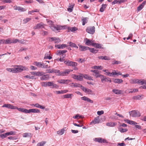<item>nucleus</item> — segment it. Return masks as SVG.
Segmentation results:
<instances>
[{"label":"nucleus","mask_w":146,"mask_h":146,"mask_svg":"<svg viewBox=\"0 0 146 146\" xmlns=\"http://www.w3.org/2000/svg\"><path fill=\"white\" fill-rule=\"evenodd\" d=\"M86 31L89 33L93 34L95 31V27L94 26L88 27L87 28Z\"/></svg>","instance_id":"obj_6"},{"label":"nucleus","mask_w":146,"mask_h":146,"mask_svg":"<svg viewBox=\"0 0 146 146\" xmlns=\"http://www.w3.org/2000/svg\"><path fill=\"white\" fill-rule=\"evenodd\" d=\"M92 68L94 69H99L100 70H102L103 68L101 66H94Z\"/></svg>","instance_id":"obj_45"},{"label":"nucleus","mask_w":146,"mask_h":146,"mask_svg":"<svg viewBox=\"0 0 146 146\" xmlns=\"http://www.w3.org/2000/svg\"><path fill=\"white\" fill-rule=\"evenodd\" d=\"M113 82L115 83L120 84L122 83L123 81L121 79H116L114 80Z\"/></svg>","instance_id":"obj_34"},{"label":"nucleus","mask_w":146,"mask_h":146,"mask_svg":"<svg viewBox=\"0 0 146 146\" xmlns=\"http://www.w3.org/2000/svg\"><path fill=\"white\" fill-rule=\"evenodd\" d=\"M67 46V45L64 44H56L55 45V47L58 49H63Z\"/></svg>","instance_id":"obj_15"},{"label":"nucleus","mask_w":146,"mask_h":146,"mask_svg":"<svg viewBox=\"0 0 146 146\" xmlns=\"http://www.w3.org/2000/svg\"><path fill=\"white\" fill-rule=\"evenodd\" d=\"M50 27L51 29L54 31L60 30L61 29L60 26L58 25L55 26L54 25H53L50 26Z\"/></svg>","instance_id":"obj_9"},{"label":"nucleus","mask_w":146,"mask_h":146,"mask_svg":"<svg viewBox=\"0 0 146 146\" xmlns=\"http://www.w3.org/2000/svg\"><path fill=\"white\" fill-rule=\"evenodd\" d=\"M6 134V133L4 134H1L0 135V137H1L2 139H4L7 136V135Z\"/></svg>","instance_id":"obj_55"},{"label":"nucleus","mask_w":146,"mask_h":146,"mask_svg":"<svg viewBox=\"0 0 146 146\" xmlns=\"http://www.w3.org/2000/svg\"><path fill=\"white\" fill-rule=\"evenodd\" d=\"M49 54L48 53H47L45 54L44 59H50L52 58L51 56H49Z\"/></svg>","instance_id":"obj_40"},{"label":"nucleus","mask_w":146,"mask_h":146,"mask_svg":"<svg viewBox=\"0 0 146 146\" xmlns=\"http://www.w3.org/2000/svg\"><path fill=\"white\" fill-rule=\"evenodd\" d=\"M85 40L86 41L85 44L88 46L92 45V46L94 45V42L93 41L90 40L87 38H86Z\"/></svg>","instance_id":"obj_13"},{"label":"nucleus","mask_w":146,"mask_h":146,"mask_svg":"<svg viewBox=\"0 0 146 146\" xmlns=\"http://www.w3.org/2000/svg\"><path fill=\"white\" fill-rule=\"evenodd\" d=\"M104 111L103 110L100 111H97V113L98 115H101L102 114H104Z\"/></svg>","instance_id":"obj_64"},{"label":"nucleus","mask_w":146,"mask_h":146,"mask_svg":"<svg viewBox=\"0 0 146 146\" xmlns=\"http://www.w3.org/2000/svg\"><path fill=\"white\" fill-rule=\"evenodd\" d=\"M64 72H59V73L57 75L62 76H66L68 74L70 73V72L71 71L69 69L66 70ZM71 71H72V70Z\"/></svg>","instance_id":"obj_4"},{"label":"nucleus","mask_w":146,"mask_h":146,"mask_svg":"<svg viewBox=\"0 0 146 146\" xmlns=\"http://www.w3.org/2000/svg\"><path fill=\"white\" fill-rule=\"evenodd\" d=\"M119 131L121 133H124L127 131L128 129H123L122 128H119Z\"/></svg>","instance_id":"obj_46"},{"label":"nucleus","mask_w":146,"mask_h":146,"mask_svg":"<svg viewBox=\"0 0 146 146\" xmlns=\"http://www.w3.org/2000/svg\"><path fill=\"white\" fill-rule=\"evenodd\" d=\"M31 19L29 18H27L26 19H24L23 21L24 23L25 24L27 22L29 21Z\"/></svg>","instance_id":"obj_61"},{"label":"nucleus","mask_w":146,"mask_h":146,"mask_svg":"<svg viewBox=\"0 0 146 146\" xmlns=\"http://www.w3.org/2000/svg\"><path fill=\"white\" fill-rule=\"evenodd\" d=\"M98 58L99 59H101L102 60H109L110 59V58L106 56H99Z\"/></svg>","instance_id":"obj_30"},{"label":"nucleus","mask_w":146,"mask_h":146,"mask_svg":"<svg viewBox=\"0 0 146 146\" xmlns=\"http://www.w3.org/2000/svg\"><path fill=\"white\" fill-rule=\"evenodd\" d=\"M69 46L71 47H74L78 48V46L74 43H73L71 42H70L69 43Z\"/></svg>","instance_id":"obj_36"},{"label":"nucleus","mask_w":146,"mask_h":146,"mask_svg":"<svg viewBox=\"0 0 146 146\" xmlns=\"http://www.w3.org/2000/svg\"><path fill=\"white\" fill-rule=\"evenodd\" d=\"M65 130L64 129H62L60 130H59L57 132V134L59 135H62L63 134Z\"/></svg>","instance_id":"obj_38"},{"label":"nucleus","mask_w":146,"mask_h":146,"mask_svg":"<svg viewBox=\"0 0 146 146\" xmlns=\"http://www.w3.org/2000/svg\"><path fill=\"white\" fill-rule=\"evenodd\" d=\"M95 141L100 143H106V139L100 137L95 138Z\"/></svg>","instance_id":"obj_16"},{"label":"nucleus","mask_w":146,"mask_h":146,"mask_svg":"<svg viewBox=\"0 0 146 146\" xmlns=\"http://www.w3.org/2000/svg\"><path fill=\"white\" fill-rule=\"evenodd\" d=\"M40 78L41 80H46L49 78V76L48 75H45L44 74Z\"/></svg>","instance_id":"obj_21"},{"label":"nucleus","mask_w":146,"mask_h":146,"mask_svg":"<svg viewBox=\"0 0 146 146\" xmlns=\"http://www.w3.org/2000/svg\"><path fill=\"white\" fill-rule=\"evenodd\" d=\"M72 84H73V86L76 87H80L81 88V86H82V85H81L79 84H78L76 83H72Z\"/></svg>","instance_id":"obj_58"},{"label":"nucleus","mask_w":146,"mask_h":146,"mask_svg":"<svg viewBox=\"0 0 146 146\" xmlns=\"http://www.w3.org/2000/svg\"><path fill=\"white\" fill-rule=\"evenodd\" d=\"M100 121L101 120L100 119V117L98 116L94 118V120L91 122L90 124L99 123H100Z\"/></svg>","instance_id":"obj_8"},{"label":"nucleus","mask_w":146,"mask_h":146,"mask_svg":"<svg viewBox=\"0 0 146 146\" xmlns=\"http://www.w3.org/2000/svg\"><path fill=\"white\" fill-rule=\"evenodd\" d=\"M112 92L116 94H121L122 93V91L121 90L118 89H114L112 90Z\"/></svg>","instance_id":"obj_24"},{"label":"nucleus","mask_w":146,"mask_h":146,"mask_svg":"<svg viewBox=\"0 0 146 146\" xmlns=\"http://www.w3.org/2000/svg\"><path fill=\"white\" fill-rule=\"evenodd\" d=\"M79 49L81 51H85L88 50L90 48L88 46H83L81 45H79Z\"/></svg>","instance_id":"obj_18"},{"label":"nucleus","mask_w":146,"mask_h":146,"mask_svg":"<svg viewBox=\"0 0 146 146\" xmlns=\"http://www.w3.org/2000/svg\"><path fill=\"white\" fill-rule=\"evenodd\" d=\"M141 96L139 95L133 97V99L134 100H140L141 99Z\"/></svg>","instance_id":"obj_50"},{"label":"nucleus","mask_w":146,"mask_h":146,"mask_svg":"<svg viewBox=\"0 0 146 146\" xmlns=\"http://www.w3.org/2000/svg\"><path fill=\"white\" fill-rule=\"evenodd\" d=\"M45 26H46V25L44 24L43 23H40L37 24V25L34 27L33 29H37L44 28Z\"/></svg>","instance_id":"obj_5"},{"label":"nucleus","mask_w":146,"mask_h":146,"mask_svg":"<svg viewBox=\"0 0 146 146\" xmlns=\"http://www.w3.org/2000/svg\"><path fill=\"white\" fill-rule=\"evenodd\" d=\"M28 50V48H27L21 47L19 49L18 52H21L23 51H26Z\"/></svg>","instance_id":"obj_54"},{"label":"nucleus","mask_w":146,"mask_h":146,"mask_svg":"<svg viewBox=\"0 0 146 146\" xmlns=\"http://www.w3.org/2000/svg\"><path fill=\"white\" fill-rule=\"evenodd\" d=\"M12 43V39L8 38L6 39L5 40V44H10Z\"/></svg>","instance_id":"obj_49"},{"label":"nucleus","mask_w":146,"mask_h":146,"mask_svg":"<svg viewBox=\"0 0 146 146\" xmlns=\"http://www.w3.org/2000/svg\"><path fill=\"white\" fill-rule=\"evenodd\" d=\"M81 98L83 100L89 102L91 103H93V100H91L89 98L86 97L84 96L82 97Z\"/></svg>","instance_id":"obj_19"},{"label":"nucleus","mask_w":146,"mask_h":146,"mask_svg":"<svg viewBox=\"0 0 146 146\" xmlns=\"http://www.w3.org/2000/svg\"><path fill=\"white\" fill-rule=\"evenodd\" d=\"M130 115L133 117H137L140 116V113L137 110H134L129 112Z\"/></svg>","instance_id":"obj_2"},{"label":"nucleus","mask_w":146,"mask_h":146,"mask_svg":"<svg viewBox=\"0 0 146 146\" xmlns=\"http://www.w3.org/2000/svg\"><path fill=\"white\" fill-rule=\"evenodd\" d=\"M107 6V5L106 4H103L102 5V7L100 9V11L101 12H103L104 11V9L106 8Z\"/></svg>","instance_id":"obj_32"},{"label":"nucleus","mask_w":146,"mask_h":146,"mask_svg":"<svg viewBox=\"0 0 146 146\" xmlns=\"http://www.w3.org/2000/svg\"><path fill=\"white\" fill-rule=\"evenodd\" d=\"M82 21L83 22L82 25H84L85 23H87V18H86L84 19H82Z\"/></svg>","instance_id":"obj_60"},{"label":"nucleus","mask_w":146,"mask_h":146,"mask_svg":"<svg viewBox=\"0 0 146 146\" xmlns=\"http://www.w3.org/2000/svg\"><path fill=\"white\" fill-rule=\"evenodd\" d=\"M139 84H146V80H144L141 79L139 80Z\"/></svg>","instance_id":"obj_53"},{"label":"nucleus","mask_w":146,"mask_h":146,"mask_svg":"<svg viewBox=\"0 0 146 146\" xmlns=\"http://www.w3.org/2000/svg\"><path fill=\"white\" fill-rule=\"evenodd\" d=\"M78 29L75 27H69L68 28V31H71L72 32H74L75 31H76Z\"/></svg>","instance_id":"obj_29"},{"label":"nucleus","mask_w":146,"mask_h":146,"mask_svg":"<svg viewBox=\"0 0 146 146\" xmlns=\"http://www.w3.org/2000/svg\"><path fill=\"white\" fill-rule=\"evenodd\" d=\"M83 78H84L90 80H93L92 77L88 74H83Z\"/></svg>","instance_id":"obj_25"},{"label":"nucleus","mask_w":146,"mask_h":146,"mask_svg":"<svg viewBox=\"0 0 146 146\" xmlns=\"http://www.w3.org/2000/svg\"><path fill=\"white\" fill-rule=\"evenodd\" d=\"M23 70H28V68L27 67L21 66H16L13 68V73H18L22 71Z\"/></svg>","instance_id":"obj_1"},{"label":"nucleus","mask_w":146,"mask_h":146,"mask_svg":"<svg viewBox=\"0 0 146 146\" xmlns=\"http://www.w3.org/2000/svg\"><path fill=\"white\" fill-rule=\"evenodd\" d=\"M127 123H129L131 125H135V124H137V123L133 121L130 120H129L127 119L126 120H124Z\"/></svg>","instance_id":"obj_26"},{"label":"nucleus","mask_w":146,"mask_h":146,"mask_svg":"<svg viewBox=\"0 0 146 146\" xmlns=\"http://www.w3.org/2000/svg\"><path fill=\"white\" fill-rule=\"evenodd\" d=\"M50 86H51L52 88H55L56 89H58L59 87L58 85L54 84L53 82H50Z\"/></svg>","instance_id":"obj_20"},{"label":"nucleus","mask_w":146,"mask_h":146,"mask_svg":"<svg viewBox=\"0 0 146 146\" xmlns=\"http://www.w3.org/2000/svg\"><path fill=\"white\" fill-rule=\"evenodd\" d=\"M146 4V1H144L140 5L137 7V10L138 11H140L141 10L143 7H144L145 4Z\"/></svg>","instance_id":"obj_23"},{"label":"nucleus","mask_w":146,"mask_h":146,"mask_svg":"<svg viewBox=\"0 0 146 146\" xmlns=\"http://www.w3.org/2000/svg\"><path fill=\"white\" fill-rule=\"evenodd\" d=\"M139 80L138 79H134L131 80V82L133 84H139Z\"/></svg>","instance_id":"obj_41"},{"label":"nucleus","mask_w":146,"mask_h":146,"mask_svg":"<svg viewBox=\"0 0 146 146\" xmlns=\"http://www.w3.org/2000/svg\"><path fill=\"white\" fill-rule=\"evenodd\" d=\"M102 45L101 44H99L97 43H94L93 46L98 48H102Z\"/></svg>","instance_id":"obj_35"},{"label":"nucleus","mask_w":146,"mask_h":146,"mask_svg":"<svg viewBox=\"0 0 146 146\" xmlns=\"http://www.w3.org/2000/svg\"><path fill=\"white\" fill-rule=\"evenodd\" d=\"M81 89L85 93L88 94H91L92 92V90H91L86 88L82 86H81Z\"/></svg>","instance_id":"obj_10"},{"label":"nucleus","mask_w":146,"mask_h":146,"mask_svg":"<svg viewBox=\"0 0 146 146\" xmlns=\"http://www.w3.org/2000/svg\"><path fill=\"white\" fill-rule=\"evenodd\" d=\"M73 96V95L72 94H66V95H64V98H72V96Z\"/></svg>","instance_id":"obj_39"},{"label":"nucleus","mask_w":146,"mask_h":146,"mask_svg":"<svg viewBox=\"0 0 146 146\" xmlns=\"http://www.w3.org/2000/svg\"><path fill=\"white\" fill-rule=\"evenodd\" d=\"M49 38L50 39L49 40L50 41H54L55 44H58L61 41L60 39L58 37H50Z\"/></svg>","instance_id":"obj_7"},{"label":"nucleus","mask_w":146,"mask_h":146,"mask_svg":"<svg viewBox=\"0 0 146 146\" xmlns=\"http://www.w3.org/2000/svg\"><path fill=\"white\" fill-rule=\"evenodd\" d=\"M57 82L60 84H67L70 82V81L68 80L61 79L58 80Z\"/></svg>","instance_id":"obj_14"},{"label":"nucleus","mask_w":146,"mask_h":146,"mask_svg":"<svg viewBox=\"0 0 146 146\" xmlns=\"http://www.w3.org/2000/svg\"><path fill=\"white\" fill-rule=\"evenodd\" d=\"M64 63L67 65L74 67H76L77 65V63L76 62L69 60L65 61Z\"/></svg>","instance_id":"obj_3"},{"label":"nucleus","mask_w":146,"mask_h":146,"mask_svg":"<svg viewBox=\"0 0 146 146\" xmlns=\"http://www.w3.org/2000/svg\"><path fill=\"white\" fill-rule=\"evenodd\" d=\"M46 142L45 141H42L40 142L37 144V146H44V145L45 144Z\"/></svg>","instance_id":"obj_52"},{"label":"nucleus","mask_w":146,"mask_h":146,"mask_svg":"<svg viewBox=\"0 0 146 146\" xmlns=\"http://www.w3.org/2000/svg\"><path fill=\"white\" fill-rule=\"evenodd\" d=\"M42 65L41 66V68H49L50 67V66H48L47 65H46V63H45V62H44V61L43 63H42Z\"/></svg>","instance_id":"obj_43"},{"label":"nucleus","mask_w":146,"mask_h":146,"mask_svg":"<svg viewBox=\"0 0 146 146\" xmlns=\"http://www.w3.org/2000/svg\"><path fill=\"white\" fill-rule=\"evenodd\" d=\"M137 92H138V90L137 89H130L129 90V93H133Z\"/></svg>","instance_id":"obj_47"},{"label":"nucleus","mask_w":146,"mask_h":146,"mask_svg":"<svg viewBox=\"0 0 146 146\" xmlns=\"http://www.w3.org/2000/svg\"><path fill=\"white\" fill-rule=\"evenodd\" d=\"M83 74L81 75H78L77 80L79 81H82L83 80Z\"/></svg>","instance_id":"obj_44"},{"label":"nucleus","mask_w":146,"mask_h":146,"mask_svg":"<svg viewBox=\"0 0 146 146\" xmlns=\"http://www.w3.org/2000/svg\"><path fill=\"white\" fill-rule=\"evenodd\" d=\"M35 106L37 108H40L42 109H44L45 108L44 106L39 105L38 103H36L35 104Z\"/></svg>","instance_id":"obj_37"},{"label":"nucleus","mask_w":146,"mask_h":146,"mask_svg":"<svg viewBox=\"0 0 146 146\" xmlns=\"http://www.w3.org/2000/svg\"><path fill=\"white\" fill-rule=\"evenodd\" d=\"M52 73H59V72H60V70H56L54 69H52Z\"/></svg>","instance_id":"obj_63"},{"label":"nucleus","mask_w":146,"mask_h":146,"mask_svg":"<svg viewBox=\"0 0 146 146\" xmlns=\"http://www.w3.org/2000/svg\"><path fill=\"white\" fill-rule=\"evenodd\" d=\"M88 50H90V52L94 53H96L98 52V50H94V48H90V49H88Z\"/></svg>","instance_id":"obj_56"},{"label":"nucleus","mask_w":146,"mask_h":146,"mask_svg":"<svg viewBox=\"0 0 146 146\" xmlns=\"http://www.w3.org/2000/svg\"><path fill=\"white\" fill-rule=\"evenodd\" d=\"M19 40L17 39H12V43H16L17 42H19Z\"/></svg>","instance_id":"obj_62"},{"label":"nucleus","mask_w":146,"mask_h":146,"mask_svg":"<svg viewBox=\"0 0 146 146\" xmlns=\"http://www.w3.org/2000/svg\"><path fill=\"white\" fill-rule=\"evenodd\" d=\"M117 123L115 122H109L107 123H106V125L110 127H114Z\"/></svg>","instance_id":"obj_27"},{"label":"nucleus","mask_w":146,"mask_h":146,"mask_svg":"<svg viewBox=\"0 0 146 146\" xmlns=\"http://www.w3.org/2000/svg\"><path fill=\"white\" fill-rule=\"evenodd\" d=\"M14 9L15 10H18L20 12H23L26 11V9L23 8L21 7L15 6L13 7Z\"/></svg>","instance_id":"obj_12"},{"label":"nucleus","mask_w":146,"mask_h":146,"mask_svg":"<svg viewBox=\"0 0 146 146\" xmlns=\"http://www.w3.org/2000/svg\"><path fill=\"white\" fill-rule=\"evenodd\" d=\"M35 64L36 66L41 67V66L42 65V63L40 62H35Z\"/></svg>","instance_id":"obj_57"},{"label":"nucleus","mask_w":146,"mask_h":146,"mask_svg":"<svg viewBox=\"0 0 146 146\" xmlns=\"http://www.w3.org/2000/svg\"><path fill=\"white\" fill-rule=\"evenodd\" d=\"M68 92V91L67 90H62L61 91H56V94H63L65 93H66Z\"/></svg>","instance_id":"obj_31"},{"label":"nucleus","mask_w":146,"mask_h":146,"mask_svg":"<svg viewBox=\"0 0 146 146\" xmlns=\"http://www.w3.org/2000/svg\"><path fill=\"white\" fill-rule=\"evenodd\" d=\"M15 134V131H11L7 132L6 133V134L7 136L9 135H14Z\"/></svg>","instance_id":"obj_51"},{"label":"nucleus","mask_w":146,"mask_h":146,"mask_svg":"<svg viewBox=\"0 0 146 146\" xmlns=\"http://www.w3.org/2000/svg\"><path fill=\"white\" fill-rule=\"evenodd\" d=\"M45 74V73L43 72H36V76H41Z\"/></svg>","instance_id":"obj_42"},{"label":"nucleus","mask_w":146,"mask_h":146,"mask_svg":"<svg viewBox=\"0 0 146 146\" xmlns=\"http://www.w3.org/2000/svg\"><path fill=\"white\" fill-rule=\"evenodd\" d=\"M40 111L39 110L36 109H30L28 110L27 113H39Z\"/></svg>","instance_id":"obj_17"},{"label":"nucleus","mask_w":146,"mask_h":146,"mask_svg":"<svg viewBox=\"0 0 146 146\" xmlns=\"http://www.w3.org/2000/svg\"><path fill=\"white\" fill-rule=\"evenodd\" d=\"M41 84L42 86L44 87L50 86V82H43L41 83Z\"/></svg>","instance_id":"obj_28"},{"label":"nucleus","mask_w":146,"mask_h":146,"mask_svg":"<svg viewBox=\"0 0 146 146\" xmlns=\"http://www.w3.org/2000/svg\"><path fill=\"white\" fill-rule=\"evenodd\" d=\"M2 107L6 108L8 109H16V106H14L10 104H4L2 106Z\"/></svg>","instance_id":"obj_11"},{"label":"nucleus","mask_w":146,"mask_h":146,"mask_svg":"<svg viewBox=\"0 0 146 146\" xmlns=\"http://www.w3.org/2000/svg\"><path fill=\"white\" fill-rule=\"evenodd\" d=\"M41 31L42 32V34L43 36L46 35L48 34V32L47 31H46L43 30H42Z\"/></svg>","instance_id":"obj_59"},{"label":"nucleus","mask_w":146,"mask_h":146,"mask_svg":"<svg viewBox=\"0 0 146 146\" xmlns=\"http://www.w3.org/2000/svg\"><path fill=\"white\" fill-rule=\"evenodd\" d=\"M28 42V41L27 40H25L24 39H21L20 40H19V42L23 44H26V42Z\"/></svg>","instance_id":"obj_48"},{"label":"nucleus","mask_w":146,"mask_h":146,"mask_svg":"<svg viewBox=\"0 0 146 146\" xmlns=\"http://www.w3.org/2000/svg\"><path fill=\"white\" fill-rule=\"evenodd\" d=\"M16 109H17L19 111L22 112L27 113V110L21 108H18L16 106Z\"/></svg>","instance_id":"obj_22"},{"label":"nucleus","mask_w":146,"mask_h":146,"mask_svg":"<svg viewBox=\"0 0 146 146\" xmlns=\"http://www.w3.org/2000/svg\"><path fill=\"white\" fill-rule=\"evenodd\" d=\"M92 75L96 78H99L101 76V74L99 73V72L98 70L96 73L93 74Z\"/></svg>","instance_id":"obj_33"}]
</instances>
